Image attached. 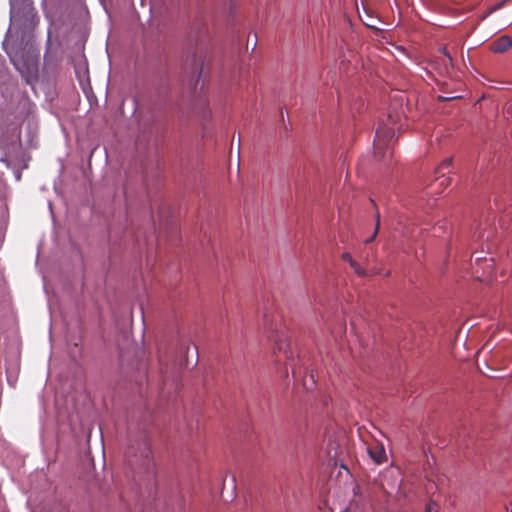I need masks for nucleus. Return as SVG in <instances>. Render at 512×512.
Here are the masks:
<instances>
[{
  "label": "nucleus",
  "mask_w": 512,
  "mask_h": 512,
  "mask_svg": "<svg viewBox=\"0 0 512 512\" xmlns=\"http://www.w3.org/2000/svg\"><path fill=\"white\" fill-rule=\"evenodd\" d=\"M329 457L328 465L331 467V477L335 478L339 486L347 487L350 484L352 458L348 450L343 449L336 442H329L327 446Z\"/></svg>",
  "instance_id": "1"
},
{
  "label": "nucleus",
  "mask_w": 512,
  "mask_h": 512,
  "mask_svg": "<svg viewBox=\"0 0 512 512\" xmlns=\"http://www.w3.org/2000/svg\"><path fill=\"white\" fill-rule=\"evenodd\" d=\"M39 23V18L32 0H21L12 2L11 5V27L10 33L15 30L24 37L30 33Z\"/></svg>",
  "instance_id": "2"
},
{
  "label": "nucleus",
  "mask_w": 512,
  "mask_h": 512,
  "mask_svg": "<svg viewBox=\"0 0 512 512\" xmlns=\"http://www.w3.org/2000/svg\"><path fill=\"white\" fill-rule=\"evenodd\" d=\"M269 339L273 342V354L276 356V361L283 362L286 366L291 367L292 374L295 377L297 372L289 331L280 326L271 331Z\"/></svg>",
  "instance_id": "3"
},
{
  "label": "nucleus",
  "mask_w": 512,
  "mask_h": 512,
  "mask_svg": "<svg viewBox=\"0 0 512 512\" xmlns=\"http://www.w3.org/2000/svg\"><path fill=\"white\" fill-rule=\"evenodd\" d=\"M126 456L132 466H138L147 471H150L153 467L150 442L145 436L128 447Z\"/></svg>",
  "instance_id": "4"
},
{
  "label": "nucleus",
  "mask_w": 512,
  "mask_h": 512,
  "mask_svg": "<svg viewBox=\"0 0 512 512\" xmlns=\"http://www.w3.org/2000/svg\"><path fill=\"white\" fill-rule=\"evenodd\" d=\"M388 124H383L376 130L374 139V156L382 161L386 158V151L396 136L395 124L397 119L392 115H388Z\"/></svg>",
  "instance_id": "5"
},
{
  "label": "nucleus",
  "mask_w": 512,
  "mask_h": 512,
  "mask_svg": "<svg viewBox=\"0 0 512 512\" xmlns=\"http://www.w3.org/2000/svg\"><path fill=\"white\" fill-rule=\"evenodd\" d=\"M11 62L22 75H30L37 70L38 53L29 49L26 57L23 52L9 54Z\"/></svg>",
  "instance_id": "6"
},
{
  "label": "nucleus",
  "mask_w": 512,
  "mask_h": 512,
  "mask_svg": "<svg viewBox=\"0 0 512 512\" xmlns=\"http://www.w3.org/2000/svg\"><path fill=\"white\" fill-rule=\"evenodd\" d=\"M475 277L481 282L491 281L495 275V262L492 257H477L473 266Z\"/></svg>",
  "instance_id": "7"
},
{
  "label": "nucleus",
  "mask_w": 512,
  "mask_h": 512,
  "mask_svg": "<svg viewBox=\"0 0 512 512\" xmlns=\"http://www.w3.org/2000/svg\"><path fill=\"white\" fill-rule=\"evenodd\" d=\"M511 47H512V38L507 35L497 38L490 44V50L493 51L494 53L506 52Z\"/></svg>",
  "instance_id": "8"
},
{
  "label": "nucleus",
  "mask_w": 512,
  "mask_h": 512,
  "mask_svg": "<svg viewBox=\"0 0 512 512\" xmlns=\"http://www.w3.org/2000/svg\"><path fill=\"white\" fill-rule=\"evenodd\" d=\"M350 504L351 500L348 502V505H339V507H337L335 502L330 505V499H325L322 504L319 505V509L321 512H348Z\"/></svg>",
  "instance_id": "9"
},
{
  "label": "nucleus",
  "mask_w": 512,
  "mask_h": 512,
  "mask_svg": "<svg viewBox=\"0 0 512 512\" xmlns=\"http://www.w3.org/2000/svg\"><path fill=\"white\" fill-rule=\"evenodd\" d=\"M368 453L376 464H382L386 460L385 449L381 445L368 448Z\"/></svg>",
  "instance_id": "10"
},
{
  "label": "nucleus",
  "mask_w": 512,
  "mask_h": 512,
  "mask_svg": "<svg viewBox=\"0 0 512 512\" xmlns=\"http://www.w3.org/2000/svg\"><path fill=\"white\" fill-rule=\"evenodd\" d=\"M364 12H365V15H366V19L363 18V16L359 13V19L361 20V22L367 27V28H370V29H373V30H376L377 32H383L381 29H379L377 27V24L380 22V20L377 18V17H374L372 15H370L366 8L364 7Z\"/></svg>",
  "instance_id": "11"
},
{
  "label": "nucleus",
  "mask_w": 512,
  "mask_h": 512,
  "mask_svg": "<svg viewBox=\"0 0 512 512\" xmlns=\"http://www.w3.org/2000/svg\"><path fill=\"white\" fill-rule=\"evenodd\" d=\"M202 68H203L202 62L196 58H193V67L191 70L193 79L198 80L200 78L201 73H202Z\"/></svg>",
  "instance_id": "12"
},
{
  "label": "nucleus",
  "mask_w": 512,
  "mask_h": 512,
  "mask_svg": "<svg viewBox=\"0 0 512 512\" xmlns=\"http://www.w3.org/2000/svg\"><path fill=\"white\" fill-rule=\"evenodd\" d=\"M511 0H502L501 2L495 4L492 6L488 12L485 14V17L490 15L491 13L498 11L499 9L503 8L507 3H509Z\"/></svg>",
  "instance_id": "13"
},
{
  "label": "nucleus",
  "mask_w": 512,
  "mask_h": 512,
  "mask_svg": "<svg viewBox=\"0 0 512 512\" xmlns=\"http://www.w3.org/2000/svg\"><path fill=\"white\" fill-rule=\"evenodd\" d=\"M452 163V159L451 158H448L446 160H444L441 165L438 167L437 169V172L438 173H441L444 171L445 168H448Z\"/></svg>",
  "instance_id": "14"
},
{
  "label": "nucleus",
  "mask_w": 512,
  "mask_h": 512,
  "mask_svg": "<svg viewBox=\"0 0 512 512\" xmlns=\"http://www.w3.org/2000/svg\"><path fill=\"white\" fill-rule=\"evenodd\" d=\"M378 229H379V214H377V223H376V227H375L374 233H373V235L370 238L365 240L366 243L371 242L375 238V236L378 233Z\"/></svg>",
  "instance_id": "15"
},
{
  "label": "nucleus",
  "mask_w": 512,
  "mask_h": 512,
  "mask_svg": "<svg viewBox=\"0 0 512 512\" xmlns=\"http://www.w3.org/2000/svg\"><path fill=\"white\" fill-rule=\"evenodd\" d=\"M343 259L346 260L350 265H352V255L348 252L343 253Z\"/></svg>",
  "instance_id": "16"
},
{
  "label": "nucleus",
  "mask_w": 512,
  "mask_h": 512,
  "mask_svg": "<svg viewBox=\"0 0 512 512\" xmlns=\"http://www.w3.org/2000/svg\"><path fill=\"white\" fill-rule=\"evenodd\" d=\"M434 506H435L434 502L428 503L427 506H426L425 512H432Z\"/></svg>",
  "instance_id": "17"
},
{
  "label": "nucleus",
  "mask_w": 512,
  "mask_h": 512,
  "mask_svg": "<svg viewBox=\"0 0 512 512\" xmlns=\"http://www.w3.org/2000/svg\"><path fill=\"white\" fill-rule=\"evenodd\" d=\"M353 269H354V273L362 274V271L360 270V268H358V267L356 266V264H355V263H354Z\"/></svg>",
  "instance_id": "18"
},
{
  "label": "nucleus",
  "mask_w": 512,
  "mask_h": 512,
  "mask_svg": "<svg viewBox=\"0 0 512 512\" xmlns=\"http://www.w3.org/2000/svg\"><path fill=\"white\" fill-rule=\"evenodd\" d=\"M443 53L449 59V61L452 60V58H451L450 54L447 52L446 48H443Z\"/></svg>",
  "instance_id": "19"
},
{
  "label": "nucleus",
  "mask_w": 512,
  "mask_h": 512,
  "mask_svg": "<svg viewBox=\"0 0 512 512\" xmlns=\"http://www.w3.org/2000/svg\"><path fill=\"white\" fill-rule=\"evenodd\" d=\"M448 182L447 178H443L440 182V185L446 184Z\"/></svg>",
  "instance_id": "20"
}]
</instances>
